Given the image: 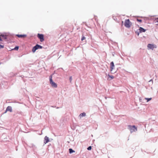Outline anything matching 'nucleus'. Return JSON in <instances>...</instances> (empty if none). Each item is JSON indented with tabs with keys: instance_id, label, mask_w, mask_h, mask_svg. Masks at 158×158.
Here are the masks:
<instances>
[{
	"instance_id": "nucleus-1",
	"label": "nucleus",
	"mask_w": 158,
	"mask_h": 158,
	"mask_svg": "<svg viewBox=\"0 0 158 158\" xmlns=\"http://www.w3.org/2000/svg\"><path fill=\"white\" fill-rule=\"evenodd\" d=\"M128 127V129L130 130L131 133H132L137 131V128L135 126H132L129 125Z\"/></svg>"
},
{
	"instance_id": "nucleus-2",
	"label": "nucleus",
	"mask_w": 158,
	"mask_h": 158,
	"mask_svg": "<svg viewBox=\"0 0 158 158\" xmlns=\"http://www.w3.org/2000/svg\"><path fill=\"white\" fill-rule=\"evenodd\" d=\"M50 83L52 87L54 88H56L57 86L56 83L54 82L52 80V76L51 75L50 76Z\"/></svg>"
},
{
	"instance_id": "nucleus-3",
	"label": "nucleus",
	"mask_w": 158,
	"mask_h": 158,
	"mask_svg": "<svg viewBox=\"0 0 158 158\" xmlns=\"http://www.w3.org/2000/svg\"><path fill=\"white\" fill-rule=\"evenodd\" d=\"M131 25V23L129 19H126L125 22L124 26L127 28L130 27Z\"/></svg>"
},
{
	"instance_id": "nucleus-4",
	"label": "nucleus",
	"mask_w": 158,
	"mask_h": 158,
	"mask_svg": "<svg viewBox=\"0 0 158 158\" xmlns=\"http://www.w3.org/2000/svg\"><path fill=\"white\" fill-rule=\"evenodd\" d=\"M42 48V46L37 44L33 48L32 52H34L36 50L38 49H41Z\"/></svg>"
},
{
	"instance_id": "nucleus-5",
	"label": "nucleus",
	"mask_w": 158,
	"mask_h": 158,
	"mask_svg": "<svg viewBox=\"0 0 158 158\" xmlns=\"http://www.w3.org/2000/svg\"><path fill=\"white\" fill-rule=\"evenodd\" d=\"M147 47L148 49H152L153 50L154 48H156V45L151 44H148Z\"/></svg>"
},
{
	"instance_id": "nucleus-6",
	"label": "nucleus",
	"mask_w": 158,
	"mask_h": 158,
	"mask_svg": "<svg viewBox=\"0 0 158 158\" xmlns=\"http://www.w3.org/2000/svg\"><path fill=\"white\" fill-rule=\"evenodd\" d=\"M37 37L40 39V41L41 42H43L44 41V38L43 35L38 34H37Z\"/></svg>"
},
{
	"instance_id": "nucleus-7",
	"label": "nucleus",
	"mask_w": 158,
	"mask_h": 158,
	"mask_svg": "<svg viewBox=\"0 0 158 158\" xmlns=\"http://www.w3.org/2000/svg\"><path fill=\"white\" fill-rule=\"evenodd\" d=\"M115 66L113 62L112 61L110 63V71L111 72H112L113 69H114Z\"/></svg>"
},
{
	"instance_id": "nucleus-8",
	"label": "nucleus",
	"mask_w": 158,
	"mask_h": 158,
	"mask_svg": "<svg viewBox=\"0 0 158 158\" xmlns=\"http://www.w3.org/2000/svg\"><path fill=\"white\" fill-rule=\"evenodd\" d=\"M49 141V139L48 137L47 136H45L44 138V143L46 144Z\"/></svg>"
},
{
	"instance_id": "nucleus-9",
	"label": "nucleus",
	"mask_w": 158,
	"mask_h": 158,
	"mask_svg": "<svg viewBox=\"0 0 158 158\" xmlns=\"http://www.w3.org/2000/svg\"><path fill=\"white\" fill-rule=\"evenodd\" d=\"M7 111H9L10 112H11L12 111V108L10 106H8L6 109V110L5 113H6Z\"/></svg>"
},
{
	"instance_id": "nucleus-10",
	"label": "nucleus",
	"mask_w": 158,
	"mask_h": 158,
	"mask_svg": "<svg viewBox=\"0 0 158 158\" xmlns=\"http://www.w3.org/2000/svg\"><path fill=\"white\" fill-rule=\"evenodd\" d=\"M16 36L19 38H24L27 36L26 35H16Z\"/></svg>"
},
{
	"instance_id": "nucleus-11",
	"label": "nucleus",
	"mask_w": 158,
	"mask_h": 158,
	"mask_svg": "<svg viewBox=\"0 0 158 158\" xmlns=\"http://www.w3.org/2000/svg\"><path fill=\"white\" fill-rule=\"evenodd\" d=\"M139 30L140 33L142 32H145L146 31V30L144 29L142 27H140Z\"/></svg>"
},
{
	"instance_id": "nucleus-12",
	"label": "nucleus",
	"mask_w": 158,
	"mask_h": 158,
	"mask_svg": "<svg viewBox=\"0 0 158 158\" xmlns=\"http://www.w3.org/2000/svg\"><path fill=\"white\" fill-rule=\"evenodd\" d=\"M108 76L109 77V78L107 79L108 80H110L114 78V77L113 76H110L108 74Z\"/></svg>"
},
{
	"instance_id": "nucleus-13",
	"label": "nucleus",
	"mask_w": 158,
	"mask_h": 158,
	"mask_svg": "<svg viewBox=\"0 0 158 158\" xmlns=\"http://www.w3.org/2000/svg\"><path fill=\"white\" fill-rule=\"evenodd\" d=\"M86 115V114L85 113H83L80 114V116L81 117H82L83 116H85Z\"/></svg>"
},
{
	"instance_id": "nucleus-14",
	"label": "nucleus",
	"mask_w": 158,
	"mask_h": 158,
	"mask_svg": "<svg viewBox=\"0 0 158 158\" xmlns=\"http://www.w3.org/2000/svg\"><path fill=\"white\" fill-rule=\"evenodd\" d=\"M69 152L70 153H72L73 152H75V151L73 150V149L71 148L69 149Z\"/></svg>"
},
{
	"instance_id": "nucleus-15",
	"label": "nucleus",
	"mask_w": 158,
	"mask_h": 158,
	"mask_svg": "<svg viewBox=\"0 0 158 158\" xmlns=\"http://www.w3.org/2000/svg\"><path fill=\"white\" fill-rule=\"evenodd\" d=\"M152 99V98H145V99L146 100H147V102H148L151 100Z\"/></svg>"
},
{
	"instance_id": "nucleus-16",
	"label": "nucleus",
	"mask_w": 158,
	"mask_h": 158,
	"mask_svg": "<svg viewBox=\"0 0 158 158\" xmlns=\"http://www.w3.org/2000/svg\"><path fill=\"white\" fill-rule=\"evenodd\" d=\"M0 36V37L1 36H2V37H3L5 39H6L7 38L6 37V36H4V35H3L2 34Z\"/></svg>"
},
{
	"instance_id": "nucleus-17",
	"label": "nucleus",
	"mask_w": 158,
	"mask_h": 158,
	"mask_svg": "<svg viewBox=\"0 0 158 158\" xmlns=\"http://www.w3.org/2000/svg\"><path fill=\"white\" fill-rule=\"evenodd\" d=\"M85 38L83 36H82V37H81V40L82 41H83V40H85Z\"/></svg>"
},
{
	"instance_id": "nucleus-18",
	"label": "nucleus",
	"mask_w": 158,
	"mask_h": 158,
	"mask_svg": "<svg viewBox=\"0 0 158 158\" xmlns=\"http://www.w3.org/2000/svg\"><path fill=\"white\" fill-rule=\"evenodd\" d=\"M92 147L91 146H89V147H88L87 148V150H90L91 149Z\"/></svg>"
},
{
	"instance_id": "nucleus-19",
	"label": "nucleus",
	"mask_w": 158,
	"mask_h": 158,
	"mask_svg": "<svg viewBox=\"0 0 158 158\" xmlns=\"http://www.w3.org/2000/svg\"><path fill=\"white\" fill-rule=\"evenodd\" d=\"M19 49V47L18 46L16 47L14 49L15 50H18Z\"/></svg>"
},
{
	"instance_id": "nucleus-20",
	"label": "nucleus",
	"mask_w": 158,
	"mask_h": 158,
	"mask_svg": "<svg viewBox=\"0 0 158 158\" xmlns=\"http://www.w3.org/2000/svg\"><path fill=\"white\" fill-rule=\"evenodd\" d=\"M137 20L138 22H141L142 21L141 19H137Z\"/></svg>"
},
{
	"instance_id": "nucleus-21",
	"label": "nucleus",
	"mask_w": 158,
	"mask_h": 158,
	"mask_svg": "<svg viewBox=\"0 0 158 158\" xmlns=\"http://www.w3.org/2000/svg\"><path fill=\"white\" fill-rule=\"evenodd\" d=\"M4 46L0 44V48H4Z\"/></svg>"
},
{
	"instance_id": "nucleus-22",
	"label": "nucleus",
	"mask_w": 158,
	"mask_h": 158,
	"mask_svg": "<svg viewBox=\"0 0 158 158\" xmlns=\"http://www.w3.org/2000/svg\"><path fill=\"white\" fill-rule=\"evenodd\" d=\"M72 77H70L69 78V80L71 82L72 80Z\"/></svg>"
},
{
	"instance_id": "nucleus-23",
	"label": "nucleus",
	"mask_w": 158,
	"mask_h": 158,
	"mask_svg": "<svg viewBox=\"0 0 158 158\" xmlns=\"http://www.w3.org/2000/svg\"><path fill=\"white\" fill-rule=\"evenodd\" d=\"M135 33H136V34H137V35H139V32H137V31H136V32H135Z\"/></svg>"
},
{
	"instance_id": "nucleus-24",
	"label": "nucleus",
	"mask_w": 158,
	"mask_h": 158,
	"mask_svg": "<svg viewBox=\"0 0 158 158\" xmlns=\"http://www.w3.org/2000/svg\"><path fill=\"white\" fill-rule=\"evenodd\" d=\"M155 20H158V18H156Z\"/></svg>"
}]
</instances>
